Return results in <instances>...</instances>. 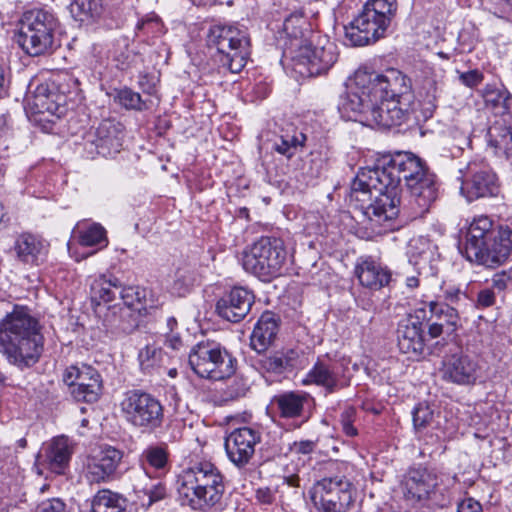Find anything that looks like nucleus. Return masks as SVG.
<instances>
[{
  "label": "nucleus",
  "instance_id": "1",
  "mask_svg": "<svg viewBox=\"0 0 512 512\" xmlns=\"http://www.w3.org/2000/svg\"><path fill=\"white\" fill-rule=\"evenodd\" d=\"M402 180L416 206L415 217L423 216L438 197V184L425 161L411 152H397L382 165L362 168L352 181L350 202L369 222L372 234L393 229Z\"/></svg>",
  "mask_w": 512,
  "mask_h": 512
},
{
  "label": "nucleus",
  "instance_id": "2",
  "mask_svg": "<svg viewBox=\"0 0 512 512\" xmlns=\"http://www.w3.org/2000/svg\"><path fill=\"white\" fill-rule=\"evenodd\" d=\"M412 98L411 81L401 71L358 69L338 108L349 119L360 116L369 126L391 128L408 119Z\"/></svg>",
  "mask_w": 512,
  "mask_h": 512
},
{
  "label": "nucleus",
  "instance_id": "3",
  "mask_svg": "<svg viewBox=\"0 0 512 512\" xmlns=\"http://www.w3.org/2000/svg\"><path fill=\"white\" fill-rule=\"evenodd\" d=\"M43 342L39 321L25 306L15 305L0 321V352L9 364L21 370L39 361Z\"/></svg>",
  "mask_w": 512,
  "mask_h": 512
},
{
  "label": "nucleus",
  "instance_id": "4",
  "mask_svg": "<svg viewBox=\"0 0 512 512\" xmlns=\"http://www.w3.org/2000/svg\"><path fill=\"white\" fill-rule=\"evenodd\" d=\"M512 251V230L495 228L488 216H478L466 233L463 254L470 262L486 267L502 264Z\"/></svg>",
  "mask_w": 512,
  "mask_h": 512
},
{
  "label": "nucleus",
  "instance_id": "5",
  "mask_svg": "<svg viewBox=\"0 0 512 512\" xmlns=\"http://www.w3.org/2000/svg\"><path fill=\"white\" fill-rule=\"evenodd\" d=\"M177 482L181 504L194 510L216 505L225 491L221 473L210 462H199L185 469Z\"/></svg>",
  "mask_w": 512,
  "mask_h": 512
},
{
  "label": "nucleus",
  "instance_id": "6",
  "mask_svg": "<svg viewBox=\"0 0 512 512\" xmlns=\"http://www.w3.org/2000/svg\"><path fill=\"white\" fill-rule=\"evenodd\" d=\"M457 481L456 475L437 474L422 466L412 467L404 476L403 493L409 501L445 507L452 500V489Z\"/></svg>",
  "mask_w": 512,
  "mask_h": 512
},
{
  "label": "nucleus",
  "instance_id": "7",
  "mask_svg": "<svg viewBox=\"0 0 512 512\" xmlns=\"http://www.w3.org/2000/svg\"><path fill=\"white\" fill-rule=\"evenodd\" d=\"M397 0H368L348 27L345 37L350 45L364 46L383 38L396 16Z\"/></svg>",
  "mask_w": 512,
  "mask_h": 512
},
{
  "label": "nucleus",
  "instance_id": "8",
  "mask_svg": "<svg viewBox=\"0 0 512 512\" xmlns=\"http://www.w3.org/2000/svg\"><path fill=\"white\" fill-rule=\"evenodd\" d=\"M58 25V19L51 10L29 9L22 14L19 21L17 43L29 56L44 55L52 49Z\"/></svg>",
  "mask_w": 512,
  "mask_h": 512
},
{
  "label": "nucleus",
  "instance_id": "9",
  "mask_svg": "<svg viewBox=\"0 0 512 512\" xmlns=\"http://www.w3.org/2000/svg\"><path fill=\"white\" fill-rule=\"evenodd\" d=\"M120 410L124 420L141 433H154L162 428L165 421L161 401L142 389L127 391L120 403Z\"/></svg>",
  "mask_w": 512,
  "mask_h": 512
},
{
  "label": "nucleus",
  "instance_id": "10",
  "mask_svg": "<svg viewBox=\"0 0 512 512\" xmlns=\"http://www.w3.org/2000/svg\"><path fill=\"white\" fill-rule=\"evenodd\" d=\"M191 369L201 378L223 380L235 372L232 356L219 344L210 341L199 342L189 352Z\"/></svg>",
  "mask_w": 512,
  "mask_h": 512
},
{
  "label": "nucleus",
  "instance_id": "11",
  "mask_svg": "<svg viewBox=\"0 0 512 512\" xmlns=\"http://www.w3.org/2000/svg\"><path fill=\"white\" fill-rule=\"evenodd\" d=\"M207 43L221 54L220 61L232 73L240 72L247 63L249 39L233 26L214 25L210 27Z\"/></svg>",
  "mask_w": 512,
  "mask_h": 512
},
{
  "label": "nucleus",
  "instance_id": "12",
  "mask_svg": "<svg viewBox=\"0 0 512 512\" xmlns=\"http://www.w3.org/2000/svg\"><path fill=\"white\" fill-rule=\"evenodd\" d=\"M337 57L335 43L327 36L315 34H311L309 41L292 55L295 69L308 76L326 73L336 63Z\"/></svg>",
  "mask_w": 512,
  "mask_h": 512
},
{
  "label": "nucleus",
  "instance_id": "13",
  "mask_svg": "<svg viewBox=\"0 0 512 512\" xmlns=\"http://www.w3.org/2000/svg\"><path fill=\"white\" fill-rule=\"evenodd\" d=\"M459 172L462 182L461 193L467 201L496 198L500 195L499 178L487 161L483 159L472 160Z\"/></svg>",
  "mask_w": 512,
  "mask_h": 512
},
{
  "label": "nucleus",
  "instance_id": "14",
  "mask_svg": "<svg viewBox=\"0 0 512 512\" xmlns=\"http://www.w3.org/2000/svg\"><path fill=\"white\" fill-rule=\"evenodd\" d=\"M123 140L124 126L116 120L105 119L84 133L81 145L87 158L112 157L121 151Z\"/></svg>",
  "mask_w": 512,
  "mask_h": 512
},
{
  "label": "nucleus",
  "instance_id": "15",
  "mask_svg": "<svg viewBox=\"0 0 512 512\" xmlns=\"http://www.w3.org/2000/svg\"><path fill=\"white\" fill-rule=\"evenodd\" d=\"M311 498L322 512H347L353 503L351 483L344 477L324 478L314 486Z\"/></svg>",
  "mask_w": 512,
  "mask_h": 512
},
{
  "label": "nucleus",
  "instance_id": "16",
  "mask_svg": "<svg viewBox=\"0 0 512 512\" xmlns=\"http://www.w3.org/2000/svg\"><path fill=\"white\" fill-rule=\"evenodd\" d=\"M443 380L456 385H472L481 377L482 367L477 357L456 352L446 355L440 368Z\"/></svg>",
  "mask_w": 512,
  "mask_h": 512
},
{
  "label": "nucleus",
  "instance_id": "17",
  "mask_svg": "<svg viewBox=\"0 0 512 512\" xmlns=\"http://www.w3.org/2000/svg\"><path fill=\"white\" fill-rule=\"evenodd\" d=\"M424 309H418L415 314H409L402 319L397 328V341L400 351L409 358L417 359L425 354L426 344L421 319H425Z\"/></svg>",
  "mask_w": 512,
  "mask_h": 512
},
{
  "label": "nucleus",
  "instance_id": "18",
  "mask_svg": "<svg viewBox=\"0 0 512 512\" xmlns=\"http://www.w3.org/2000/svg\"><path fill=\"white\" fill-rule=\"evenodd\" d=\"M122 451L106 446L99 452L87 457L83 473L90 483H105L114 479L116 471L122 461Z\"/></svg>",
  "mask_w": 512,
  "mask_h": 512
},
{
  "label": "nucleus",
  "instance_id": "19",
  "mask_svg": "<svg viewBox=\"0 0 512 512\" xmlns=\"http://www.w3.org/2000/svg\"><path fill=\"white\" fill-rule=\"evenodd\" d=\"M286 259V250L282 240L272 237H261L258 240V280L267 282L280 274Z\"/></svg>",
  "mask_w": 512,
  "mask_h": 512
},
{
  "label": "nucleus",
  "instance_id": "20",
  "mask_svg": "<svg viewBox=\"0 0 512 512\" xmlns=\"http://www.w3.org/2000/svg\"><path fill=\"white\" fill-rule=\"evenodd\" d=\"M255 296L243 287H234L225 292L216 303V312L222 319L237 323L251 310Z\"/></svg>",
  "mask_w": 512,
  "mask_h": 512
},
{
  "label": "nucleus",
  "instance_id": "21",
  "mask_svg": "<svg viewBox=\"0 0 512 512\" xmlns=\"http://www.w3.org/2000/svg\"><path fill=\"white\" fill-rule=\"evenodd\" d=\"M486 110L492 114L496 123L512 125V94L503 85L488 84L482 91Z\"/></svg>",
  "mask_w": 512,
  "mask_h": 512
},
{
  "label": "nucleus",
  "instance_id": "22",
  "mask_svg": "<svg viewBox=\"0 0 512 512\" xmlns=\"http://www.w3.org/2000/svg\"><path fill=\"white\" fill-rule=\"evenodd\" d=\"M74 453V442L67 436L60 435L47 442L40 457L47 467L57 473L63 474L68 467Z\"/></svg>",
  "mask_w": 512,
  "mask_h": 512
},
{
  "label": "nucleus",
  "instance_id": "23",
  "mask_svg": "<svg viewBox=\"0 0 512 512\" xmlns=\"http://www.w3.org/2000/svg\"><path fill=\"white\" fill-rule=\"evenodd\" d=\"M256 436L253 429L242 427L233 431L225 440L229 459L241 466L246 464L255 451Z\"/></svg>",
  "mask_w": 512,
  "mask_h": 512
},
{
  "label": "nucleus",
  "instance_id": "24",
  "mask_svg": "<svg viewBox=\"0 0 512 512\" xmlns=\"http://www.w3.org/2000/svg\"><path fill=\"white\" fill-rule=\"evenodd\" d=\"M13 248L20 262L38 266L45 261L49 244L41 236L22 233L16 238Z\"/></svg>",
  "mask_w": 512,
  "mask_h": 512
},
{
  "label": "nucleus",
  "instance_id": "25",
  "mask_svg": "<svg viewBox=\"0 0 512 512\" xmlns=\"http://www.w3.org/2000/svg\"><path fill=\"white\" fill-rule=\"evenodd\" d=\"M355 275L363 287L371 290H380L391 281V272L371 257L358 262Z\"/></svg>",
  "mask_w": 512,
  "mask_h": 512
},
{
  "label": "nucleus",
  "instance_id": "26",
  "mask_svg": "<svg viewBox=\"0 0 512 512\" xmlns=\"http://www.w3.org/2000/svg\"><path fill=\"white\" fill-rule=\"evenodd\" d=\"M307 25L306 19L300 13L290 14L285 18L283 22V33L287 37L285 42V53L289 52L293 55L303 45H305L309 39L306 37L307 33H310L304 27Z\"/></svg>",
  "mask_w": 512,
  "mask_h": 512
},
{
  "label": "nucleus",
  "instance_id": "27",
  "mask_svg": "<svg viewBox=\"0 0 512 512\" xmlns=\"http://www.w3.org/2000/svg\"><path fill=\"white\" fill-rule=\"evenodd\" d=\"M134 491L137 493L142 492L148 497L147 503L143 502L142 505L149 508L152 504L163 500L167 495L166 486L161 481H152L148 473L144 469H139L133 474Z\"/></svg>",
  "mask_w": 512,
  "mask_h": 512
},
{
  "label": "nucleus",
  "instance_id": "28",
  "mask_svg": "<svg viewBox=\"0 0 512 512\" xmlns=\"http://www.w3.org/2000/svg\"><path fill=\"white\" fill-rule=\"evenodd\" d=\"M119 292L120 281L112 275H99L90 286L91 300L96 305L115 301Z\"/></svg>",
  "mask_w": 512,
  "mask_h": 512
},
{
  "label": "nucleus",
  "instance_id": "29",
  "mask_svg": "<svg viewBox=\"0 0 512 512\" xmlns=\"http://www.w3.org/2000/svg\"><path fill=\"white\" fill-rule=\"evenodd\" d=\"M63 96L49 89L47 84L39 85L33 95V106L38 113H48L60 118L65 107L60 102Z\"/></svg>",
  "mask_w": 512,
  "mask_h": 512
},
{
  "label": "nucleus",
  "instance_id": "30",
  "mask_svg": "<svg viewBox=\"0 0 512 512\" xmlns=\"http://www.w3.org/2000/svg\"><path fill=\"white\" fill-rule=\"evenodd\" d=\"M441 75L427 71L418 88V96L426 111L432 113L437 107L440 95Z\"/></svg>",
  "mask_w": 512,
  "mask_h": 512
},
{
  "label": "nucleus",
  "instance_id": "31",
  "mask_svg": "<svg viewBox=\"0 0 512 512\" xmlns=\"http://www.w3.org/2000/svg\"><path fill=\"white\" fill-rule=\"evenodd\" d=\"M78 242L82 246H99V249L108 245L107 232L99 223H78L74 228Z\"/></svg>",
  "mask_w": 512,
  "mask_h": 512
},
{
  "label": "nucleus",
  "instance_id": "32",
  "mask_svg": "<svg viewBox=\"0 0 512 512\" xmlns=\"http://www.w3.org/2000/svg\"><path fill=\"white\" fill-rule=\"evenodd\" d=\"M304 384L323 386L327 391L333 392L337 388L338 378L335 371L324 362H316L303 380Z\"/></svg>",
  "mask_w": 512,
  "mask_h": 512
},
{
  "label": "nucleus",
  "instance_id": "33",
  "mask_svg": "<svg viewBox=\"0 0 512 512\" xmlns=\"http://www.w3.org/2000/svg\"><path fill=\"white\" fill-rule=\"evenodd\" d=\"M413 426L417 434L427 433L429 430H437L440 428L439 421L436 417L433 407L426 403H419L412 411Z\"/></svg>",
  "mask_w": 512,
  "mask_h": 512
},
{
  "label": "nucleus",
  "instance_id": "34",
  "mask_svg": "<svg viewBox=\"0 0 512 512\" xmlns=\"http://www.w3.org/2000/svg\"><path fill=\"white\" fill-rule=\"evenodd\" d=\"M428 307L431 317L435 318V321L440 322L446 328L447 335L455 331L460 319L457 307H452L447 303L438 301L429 302Z\"/></svg>",
  "mask_w": 512,
  "mask_h": 512
},
{
  "label": "nucleus",
  "instance_id": "35",
  "mask_svg": "<svg viewBox=\"0 0 512 512\" xmlns=\"http://www.w3.org/2000/svg\"><path fill=\"white\" fill-rule=\"evenodd\" d=\"M62 378L69 389L72 388V385H85L92 383V381L102 382L99 372L89 365H82L80 367L74 365L69 366L63 372Z\"/></svg>",
  "mask_w": 512,
  "mask_h": 512
},
{
  "label": "nucleus",
  "instance_id": "36",
  "mask_svg": "<svg viewBox=\"0 0 512 512\" xmlns=\"http://www.w3.org/2000/svg\"><path fill=\"white\" fill-rule=\"evenodd\" d=\"M125 499L109 489L99 490L92 501V512H124Z\"/></svg>",
  "mask_w": 512,
  "mask_h": 512
},
{
  "label": "nucleus",
  "instance_id": "37",
  "mask_svg": "<svg viewBox=\"0 0 512 512\" xmlns=\"http://www.w3.org/2000/svg\"><path fill=\"white\" fill-rule=\"evenodd\" d=\"M280 318L270 311L262 313L258 319V346L265 350L275 339L279 329ZM261 349L258 348V353Z\"/></svg>",
  "mask_w": 512,
  "mask_h": 512
},
{
  "label": "nucleus",
  "instance_id": "38",
  "mask_svg": "<svg viewBox=\"0 0 512 512\" xmlns=\"http://www.w3.org/2000/svg\"><path fill=\"white\" fill-rule=\"evenodd\" d=\"M69 11L76 21L90 22L101 15L102 0H73Z\"/></svg>",
  "mask_w": 512,
  "mask_h": 512
},
{
  "label": "nucleus",
  "instance_id": "39",
  "mask_svg": "<svg viewBox=\"0 0 512 512\" xmlns=\"http://www.w3.org/2000/svg\"><path fill=\"white\" fill-rule=\"evenodd\" d=\"M273 401L277 404L282 417L294 418L301 415L306 398L303 395L289 392L275 396Z\"/></svg>",
  "mask_w": 512,
  "mask_h": 512
},
{
  "label": "nucleus",
  "instance_id": "40",
  "mask_svg": "<svg viewBox=\"0 0 512 512\" xmlns=\"http://www.w3.org/2000/svg\"><path fill=\"white\" fill-rule=\"evenodd\" d=\"M434 245L423 236L412 238L407 247L409 261L414 265L428 262L433 255Z\"/></svg>",
  "mask_w": 512,
  "mask_h": 512
},
{
  "label": "nucleus",
  "instance_id": "41",
  "mask_svg": "<svg viewBox=\"0 0 512 512\" xmlns=\"http://www.w3.org/2000/svg\"><path fill=\"white\" fill-rule=\"evenodd\" d=\"M138 359L142 371L151 374L162 364V349L154 345H146L139 351Z\"/></svg>",
  "mask_w": 512,
  "mask_h": 512
},
{
  "label": "nucleus",
  "instance_id": "42",
  "mask_svg": "<svg viewBox=\"0 0 512 512\" xmlns=\"http://www.w3.org/2000/svg\"><path fill=\"white\" fill-rule=\"evenodd\" d=\"M102 391V382L92 381L85 385H72L69 389L70 395L77 402L94 403L98 400Z\"/></svg>",
  "mask_w": 512,
  "mask_h": 512
},
{
  "label": "nucleus",
  "instance_id": "43",
  "mask_svg": "<svg viewBox=\"0 0 512 512\" xmlns=\"http://www.w3.org/2000/svg\"><path fill=\"white\" fill-rule=\"evenodd\" d=\"M307 137L302 132H295L293 135L281 136L280 143H275L274 149L286 156L291 158L295 155L298 148L304 147Z\"/></svg>",
  "mask_w": 512,
  "mask_h": 512
},
{
  "label": "nucleus",
  "instance_id": "44",
  "mask_svg": "<svg viewBox=\"0 0 512 512\" xmlns=\"http://www.w3.org/2000/svg\"><path fill=\"white\" fill-rule=\"evenodd\" d=\"M503 128L493 126L490 128L489 133L492 137L494 146L503 150L508 155H512V125H503Z\"/></svg>",
  "mask_w": 512,
  "mask_h": 512
},
{
  "label": "nucleus",
  "instance_id": "45",
  "mask_svg": "<svg viewBox=\"0 0 512 512\" xmlns=\"http://www.w3.org/2000/svg\"><path fill=\"white\" fill-rule=\"evenodd\" d=\"M114 99L126 109L141 111L145 106L141 95L128 87L117 90Z\"/></svg>",
  "mask_w": 512,
  "mask_h": 512
},
{
  "label": "nucleus",
  "instance_id": "46",
  "mask_svg": "<svg viewBox=\"0 0 512 512\" xmlns=\"http://www.w3.org/2000/svg\"><path fill=\"white\" fill-rule=\"evenodd\" d=\"M143 457L147 463L155 469H163L168 462L167 450L161 446L148 447L143 452Z\"/></svg>",
  "mask_w": 512,
  "mask_h": 512
},
{
  "label": "nucleus",
  "instance_id": "47",
  "mask_svg": "<svg viewBox=\"0 0 512 512\" xmlns=\"http://www.w3.org/2000/svg\"><path fill=\"white\" fill-rule=\"evenodd\" d=\"M443 296L447 304L457 307L458 312L461 307H466L471 301L465 291L455 286L443 287Z\"/></svg>",
  "mask_w": 512,
  "mask_h": 512
},
{
  "label": "nucleus",
  "instance_id": "48",
  "mask_svg": "<svg viewBox=\"0 0 512 512\" xmlns=\"http://www.w3.org/2000/svg\"><path fill=\"white\" fill-rule=\"evenodd\" d=\"M118 297L127 308L137 311L141 309V307H139L141 296L140 292L136 288L122 287L120 285Z\"/></svg>",
  "mask_w": 512,
  "mask_h": 512
},
{
  "label": "nucleus",
  "instance_id": "49",
  "mask_svg": "<svg viewBox=\"0 0 512 512\" xmlns=\"http://www.w3.org/2000/svg\"><path fill=\"white\" fill-rule=\"evenodd\" d=\"M193 284V278L185 269H178L175 273L173 290L180 296L184 295Z\"/></svg>",
  "mask_w": 512,
  "mask_h": 512
},
{
  "label": "nucleus",
  "instance_id": "50",
  "mask_svg": "<svg viewBox=\"0 0 512 512\" xmlns=\"http://www.w3.org/2000/svg\"><path fill=\"white\" fill-rule=\"evenodd\" d=\"M256 243H252L247 246L240 254L239 261L243 269L252 274L256 275V254L254 253V248Z\"/></svg>",
  "mask_w": 512,
  "mask_h": 512
},
{
  "label": "nucleus",
  "instance_id": "51",
  "mask_svg": "<svg viewBox=\"0 0 512 512\" xmlns=\"http://www.w3.org/2000/svg\"><path fill=\"white\" fill-rule=\"evenodd\" d=\"M354 415H355L354 408H347L341 414L340 422H341L342 430L349 437H353V436L357 435V429L353 426Z\"/></svg>",
  "mask_w": 512,
  "mask_h": 512
},
{
  "label": "nucleus",
  "instance_id": "52",
  "mask_svg": "<svg viewBox=\"0 0 512 512\" xmlns=\"http://www.w3.org/2000/svg\"><path fill=\"white\" fill-rule=\"evenodd\" d=\"M37 512H68L66 504L59 498L43 501L37 508Z\"/></svg>",
  "mask_w": 512,
  "mask_h": 512
},
{
  "label": "nucleus",
  "instance_id": "53",
  "mask_svg": "<svg viewBox=\"0 0 512 512\" xmlns=\"http://www.w3.org/2000/svg\"><path fill=\"white\" fill-rule=\"evenodd\" d=\"M317 442L312 440L295 441L291 446V451L297 455H309L316 449Z\"/></svg>",
  "mask_w": 512,
  "mask_h": 512
},
{
  "label": "nucleus",
  "instance_id": "54",
  "mask_svg": "<svg viewBox=\"0 0 512 512\" xmlns=\"http://www.w3.org/2000/svg\"><path fill=\"white\" fill-rule=\"evenodd\" d=\"M512 282V271L496 273L492 278V287L498 291L507 289Z\"/></svg>",
  "mask_w": 512,
  "mask_h": 512
},
{
  "label": "nucleus",
  "instance_id": "55",
  "mask_svg": "<svg viewBox=\"0 0 512 512\" xmlns=\"http://www.w3.org/2000/svg\"><path fill=\"white\" fill-rule=\"evenodd\" d=\"M262 362V367L268 371L273 372H281L285 365L287 364V361L283 359L281 356L275 355L273 357H269Z\"/></svg>",
  "mask_w": 512,
  "mask_h": 512
},
{
  "label": "nucleus",
  "instance_id": "56",
  "mask_svg": "<svg viewBox=\"0 0 512 512\" xmlns=\"http://www.w3.org/2000/svg\"><path fill=\"white\" fill-rule=\"evenodd\" d=\"M495 303V294L492 289L485 288L478 292L477 307L486 308Z\"/></svg>",
  "mask_w": 512,
  "mask_h": 512
},
{
  "label": "nucleus",
  "instance_id": "57",
  "mask_svg": "<svg viewBox=\"0 0 512 512\" xmlns=\"http://www.w3.org/2000/svg\"><path fill=\"white\" fill-rule=\"evenodd\" d=\"M482 79V74L477 70H471L460 75L461 82L470 88L477 86Z\"/></svg>",
  "mask_w": 512,
  "mask_h": 512
},
{
  "label": "nucleus",
  "instance_id": "58",
  "mask_svg": "<svg viewBox=\"0 0 512 512\" xmlns=\"http://www.w3.org/2000/svg\"><path fill=\"white\" fill-rule=\"evenodd\" d=\"M457 512H482V506L473 498H466L458 504Z\"/></svg>",
  "mask_w": 512,
  "mask_h": 512
},
{
  "label": "nucleus",
  "instance_id": "59",
  "mask_svg": "<svg viewBox=\"0 0 512 512\" xmlns=\"http://www.w3.org/2000/svg\"><path fill=\"white\" fill-rule=\"evenodd\" d=\"M165 345L177 351L183 346V341L178 333H167L165 336Z\"/></svg>",
  "mask_w": 512,
  "mask_h": 512
},
{
  "label": "nucleus",
  "instance_id": "60",
  "mask_svg": "<svg viewBox=\"0 0 512 512\" xmlns=\"http://www.w3.org/2000/svg\"><path fill=\"white\" fill-rule=\"evenodd\" d=\"M8 85H9L8 69L2 62H0V98H2L4 95H6Z\"/></svg>",
  "mask_w": 512,
  "mask_h": 512
},
{
  "label": "nucleus",
  "instance_id": "61",
  "mask_svg": "<svg viewBox=\"0 0 512 512\" xmlns=\"http://www.w3.org/2000/svg\"><path fill=\"white\" fill-rule=\"evenodd\" d=\"M133 59H134V56L131 55V53L129 51H127L126 53L123 52V53L119 54L116 57V61L118 62V64H117L118 68H120L121 70L128 69L132 64Z\"/></svg>",
  "mask_w": 512,
  "mask_h": 512
},
{
  "label": "nucleus",
  "instance_id": "62",
  "mask_svg": "<svg viewBox=\"0 0 512 512\" xmlns=\"http://www.w3.org/2000/svg\"><path fill=\"white\" fill-rule=\"evenodd\" d=\"M428 334L431 338H437L446 334V328L440 322L433 321L428 327Z\"/></svg>",
  "mask_w": 512,
  "mask_h": 512
},
{
  "label": "nucleus",
  "instance_id": "63",
  "mask_svg": "<svg viewBox=\"0 0 512 512\" xmlns=\"http://www.w3.org/2000/svg\"><path fill=\"white\" fill-rule=\"evenodd\" d=\"M274 500V494L270 488H258V502L271 504Z\"/></svg>",
  "mask_w": 512,
  "mask_h": 512
},
{
  "label": "nucleus",
  "instance_id": "64",
  "mask_svg": "<svg viewBox=\"0 0 512 512\" xmlns=\"http://www.w3.org/2000/svg\"><path fill=\"white\" fill-rule=\"evenodd\" d=\"M271 83L268 81H263L261 84H258V98H266L271 92Z\"/></svg>",
  "mask_w": 512,
  "mask_h": 512
}]
</instances>
